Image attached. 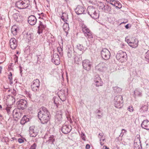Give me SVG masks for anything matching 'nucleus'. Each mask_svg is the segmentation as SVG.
I'll use <instances>...</instances> for the list:
<instances>
[{"instance_id": "obj_1", "label": "nucleus", "mask_w": 149, "mask_h": 149, "mask_svg": "<svg viewBox=\"0 0 149 149\" xmlns=\"http://www.w3.org/2000/svg\"><path fill=\"white\" fill-rule=\"evenodd\" d=\"M38 117L42 123H46L50 118L49 112L45 107H43L38 112Z\"/></svg>"}, {"instance_id": "obj_2", "label": "nucleus", "mask_w": 149, "mask_h": 149, "mask_svg": "<svg viewBox=\"0 0 149 149\" xmlns=\"http://www.w3.org/2000/svg\"><path fill=\"white\" fill-rule=\"evenodd\" d=\"M88 14L93 18L96 19L99 16V14L98 10L92 6H88L87 8Z\"/></svg>"}, {"instance_id": "obj_3", "label": "nucleus", "mask_w": 149, "mask_h": 149, "mask_svg": "<svg viewBox=\"0 0 149 149\" xmlns=\"http://www.w3.org/2000/svg\"><path fill=\"white\" fill-rule=\"evenodd\" d=\"M116 58L118 61L120 63H124L127 59V54L125 52L122 50L119 51L116 55Z\"/></svg>"}, {"instance_id": "obj_4", "label": "nucleus", "mask_w": 149, "mask_h": 149, "mask_svg": "<svg viewBox=\"0 0 149 149\" xmlns=\"http://www.w3.org/2000/svg\"><path fill=\"white\" fill-rule=\"evenodd\" d=\"M30 1L29 0H21L17 1L16 3V6L20 9L27 8L29 6Z\"/></svg>"}, {"instance_id": "obj_5", "label": "nucleus", "mask_w": 149, "mask_h": 149, "mask_svg": "<svg viewBox=\"0 0 149 149\" xmlns=\"http://www.w3.org/2000/svg\"><path fill=\"white\" fill-rule=\"evenodd\" d=\"M123 97L121 95H118L114 97L113 102L114 105L116 108H120L121 105L123 104Z\"/></svg>"}, {"instance_id": "obj_6", "label": "nucleus", "mask_w": 149, "mask_h": 149, "mask_svg": "<svg viewBox=\"0 0 149 149\" xmlns=\"http://www.w3.org/2000/svg\"><path fill=\"white\" fill-rule=\"evenodd\" d=\"M82 31L84 36L88 39H91L93 38L91 32L87 27V26L83 24L82 25Z\"/></svg>"}, {"instance_id": "obj_7", "label": "nucleus", "mask_w": 149, "mask_h": 149, "mask_svg": "<svg viewBox=\"0 0 149 149\" xmlns=\"http://www.w3.org/2000/svg\"><path fill=\"white\" fill-rule=\"evenodd\" d=\"M16 103L17 109H24L26 108L28 105L27 101L24 99L19 100Z\"/></svg>"}, {"instance_id": "obj_8", "label": "nucleus", "mask_w": 149, "mask_h": 149, "mask_svg": "<svg viewBox=\"0 0 149 149\" xmlns=\"http://www.w3.org/2000/svg\"><path fill=\"white\" fill-rule=\"evenodd\" d=\"M40 83L38 79H36L33 81L31 87L33 91L35 92L39 90Z\"/></svg>"}, {"instance_id": "obj_9", "label": "nucleus", "mask_w": 149, "mask_h": 149, "mask_svg": "<svg viewBox=\"0 0 149 149\" xmlns=\"http://www.w3.org/2000/svg\"><path fill=\"white\" fill-rule=\"evenodd\" d=\"M101 55L102 58L105 60L109 59L110 57V53L107 49L104 48L101 51Z\"/></svg>"}, {"instance_id": "obj_10", "label": "nucleus", "mask_w": 149, "mask_h": 149, "mask_svg": "<svg viewBox=\"0 0 149 149\" xmlns=\"http://www.w3.org/2000/svg\"><path fill=\"white\" fill-rule=\"evenodd\" d=\"M85 8L84 7L78 5L74 10L75 12L78 15L84 14Z\"/></svg>"}, {"instance_id": "obj_11", "label": "nucleus", "mask_w": 149, "mask_h": 149, "mask_svg": "<svg viewBox=\"0 0 149 149\" xmlns=\"http://www.w3.org/2000/svg\"><path fill=\"white\" fill-rule=\"evenodd\" d=\"M29 134L32 137H36L38 134V131L35 127L33 126L30 127L29 128Z\"/></svg>"}, {"instance_id": "obj_12", "label": "nucleus", "mask_w": 149, "mask_h": 149, "mask_svg": "<svg viewBox=\"0 0 149 149\" xmlns=\"http://www.w3.org/2000/svg\"><path fill=\"white\" fill-rule=\"evenodd\" d=\"M71 130V126L70 125H63L61 128V131L63 133L67 134L69 133Z\"/></svg>"}, {"instance_id": "obj_13", "label": "nucleus", "mask_w": 149, "mask_h": 149, "mask_svg": "<svg viewBox=\"0 0 149 149\" xmlns=\"http://www.w3.org/2000/svg\"><path fill=\"white\" fill-rule=\"evenodd\" d=\"M59 60V55L56 53H54L53 55L52 62L56 65H58L60 64Z\"/></svg>"}, {"instance_id": "obj_14", "label": "nucleus", "mask_w": 149, "mask_h": 149, "mask_svg": "<svg viewBox=\"0 0 149 149\" xmlns=\"http://www.w3.org/2000/svg\"><path fill=\"white\" fill-rule=\"evenodd\" d=\"M138 41L135 38H132L131 39V42H129V45L133 47L136 48L138 45Z\"/></svg>"}, {"instance_id": "obj_15", "label": "nucleus", "mask_w": 149, "mask_h": 149, "mask_svg": "<svg viewBox=\"0 0 149 149\" xmlns=\"http://www.w3.org/2000/svg\"><path fill=\"white\" fill-rule=\"evenodd\" d=\"M10 46L12 49H15L17 45V42L16 40L14 38H12L10 40Z\"/></svg>"}, {"instance_id": "obj_16", "label": "nucleus", "mask_w": 149, "mask_h": 149, "mask_svg": "<svg viewBox=\"0 0 149 149\" xmlns=\"http://www.w3.org/2000/svg\"><path fill=\"white\" fill-rule=\"evenodd\" d=\"M37 19L33 15H31L28 18V22L31 25H35L37 22Z\"/></svg>"}, {"instance_id": "obj_17", "label": "nucleus", "mask_w": 149, "mask_h": 149, "mask_svg": "<svg viewBox=\"0 0 149 149\" xmlns=\"http://www.w3.org/2000/svg\"><path fill=\"white\" fill-rule=\"evenodd\" d=\"M62 119V113H57L55 116V122L56 123L59 124L61 123Z\"/></svg>"}, {"instance_id": "obj_18", "label": "nucleus", "mask_w": 149, "mask_h": 149, "mask_svg": "<svg viewBox=\"0 0 149 149\" xmlns=\"http://www.w3.org/2000/svg\"><path fill=\"white\" fill-rule=\"evenodd\" d=\"M142 128L147 130H149V121L148 120H144L141 124Z\"/></svg>"}, {"instance_id": "obj_19", "label": "nucleus", "mask_w": 149, "mask_h": 149, "mask_svg": "<svg viewBox=\"0 0 149 149\" xmlns=\"http://www.w3.org/2000/svg\"><path fill=\"white\" fill-rule=\"evenodd\" d=\"M45 25L41 21H39V26L38 27V33L40 34L42 32L43 30L45 28Z\"/></svg>"}, {"instance_id": "obj_20", "label": "nucleus", "mask_w": 149, "mask_h": 149, "mask_svg": "<svg viewBox=\"0 0 149 149\" xmlns=\"http://www.w3.org/2000/svg\"><path fill=\"white\" fill-rule=\"evenodd\" d=\"M13 17L15 21L17 22L20 21L22 19V17L19 13H16L13 14Z\"/></svg>"}, {"instance_id": "obj_21", "label": "nucleus", "mask_w": 149, "mask_h": 149, "mask_svg": "<svg viewBox=\"0 0 149 149\" xmlns=\"http://www.w3.org/2000/svg\"><path fill=\"white\" fill-rule=\"evenodd\" d=\"M73 50L71 47H68L67 50V54L68 57L71 58L72 56Z\"/></svg>"}, {"instance_id": "obj_22", "label": "nucleus", "mask_w": 149, "mask_h": 149, "mask_svg": "<svg viewBox=\"0 0 149 149\" xmlns=\"http://www.w3.org/2000/svg\"><path fill=\"white\" fill-rule=\"evenodd\" d=\"M13 115L15 118L19 119L20 117L19 116L18 112H17V109H15L13 111Z\"/></svg>"}, {"instance_id": "obj_23", "label": "nucleus", "mask_w": 149, "mask_h": 149, "mask_svg": "<svg viewBox=\"0 0 149 149\" xmlns=\"http://www.w3.org/2000/svg\"><path fill=\"white\" fill-rule=\"evenodd\" d=\"M63 28L64 31L66 33V35H67L68 33V31L69 29L68 24L66 22L64 23L63 25Z\"/></svg>"}, {"instance_id": "obj_24", "label": "nucleus", "mask_w": 149, "mask_h": 149, "mask_svg": "<svg viewBox=\"0 0 149 149\" xmlns=\"http://www.w3.org/2000/svg\"><path fill=\"white\" fill-rule=\"evenodd\" d=\"M134 149H142L140 142H134Z\"/></svg>"}, {"instance_id": "obj_25", "label": "nucleus", "mask_w": 149, "mask_h": 149, "mask_svg": "<svg viewBox=\"0 0 149 149\" xmlns=\"http://www.w3.org/2000/svg\"><path fill=\"white\" fill-rule=\"evenodd\" d=\"M61 18L64 22H66L68 19V15L66 13H62Z\"/></svg>"}, {"instance_id": "obj_26", "label": "nucleus", "mask_w": 149, "mask_h": 149, "mask_svg": "<svg viewBox=\"0 0 149 149\" xmlns=\"http://www.w3.org/2000/svg\"><path fill=\"white\" fill-rule=\"evenodd\" d=\"M142 94L141 92H140L138 89H136L134 92V96L136 97H141Z\"/></svg>"}, {"instance_id": "obj_27", "label": "nucleus", "mask_w": 149, "mask_h": 149, "mask_svg": "<svg viewBox=\"0 0 149 149\" xmlns=\"http://www.w3.org/2000/svg\"><path fill=\"white\" fill-rule=\"evenodd\" d=\"M29 121V119L26 116H24L22 118L21 121V124H24Z\"/></svg>"}, {"instance_id": "obj_28", "label": "nucleus", "mask_w": 149, "mask_h": 149, "mask_svg": "<svg viewBox=\"0 0 149 149\" xmlns=\"http://www.w3.org/2000/svg\"><path fill=\"white\" fill-rule=\"evenodd\" d=\"M17 28L16 26H13L11 29V33L14 35L17 34Z\"/></svg>"}, {"instance_id": "obj_29", "label": "nucleus", "mask_w": 149, "mask_h": 149, "mask_svg": "<svg viewBox=\"0 0 149 149\" xmlns=\"http://www.w3.org/2000/svg\"><path fill=\"white\" fill-rule=\"evenodd\" d=\"M76 48L79 50L82 51L81 54H82L84 52L83 51V50L84 49V47L82 45L79 44H78L76 45Z\"/></svg>"}, {"instance_id": "obj_30", "label": "nucleus", "mask_w": 149, "mask_h": 149, "mask_svg": "<svg viewBox=\"0 0 149 149\" xmlns=\"http://www.w3.org/2000/svg\"><path fill=\"white\" fill-rule=\"evenodd\" d=\"M94 82L96 86H102L103 84V82L101 80L99 81L95 80Z\"/></svg>"}, {"instance_id": "obj_31", "label": "nucleus", "mask_w": 149, "mask_h": 149, "mask_svg": "<svg viewBox=\"0 0 149 149\" xmlns=\"http://www.w3.org/2000/svg\"><path fill=\"white\" fill-rule=\"evenodd\" d=\"M55 139L54 138V136H49L47 140H46L47 142H48L49 143H52L54 141Z\"/></svg>"}, {"instance_id": "obj_32", "label": "nucleus", "mask_w": 149, "mask_h": 149, "mask_svg": "<svg viewBox=\"0 0 149 149\" xmlns=\"http://www.w3.org/2000/svg\"><path fill=\"white\" fill-rule=\"evenodd\" d=\"M5 109L7 113L9 115L11 113V111L13 110L11 107H7Z\"/></svg>"}, {"instance_id": "obj_33", "label": "nucleus", "mask_w": 149, "mask_h": 149, "mask_svg": "<svg viewBox=\"0 0 149 149\" xmlns=\"http://www.w3.org/2000/svg\"><path fill=\"white\" fill-rule=\"evenodd\" d=\"M83 65H91V63L88 60L86 59L82 61Z\"/></svg>"}, {"instance_id": "obj_34", "label": "nucleus", "mask_w": 149, "mask_h": 149, "mask_svg": "<svg viewBox=\"0 0 149 149\" xmlns=\"http://www.w3.org/2000/svg\"><path fill=\"white\" fill-rule=\"evenodd\" d=\"M106 1L107 3L114 6L117 1L116 0H106Z\"/></svg>"}, {"instance_id": "obj_35", "label": "nucleus", "mask_w": 149, "mask_h": 149, "mask_svg": "<svg viewBox=\"0 0 149 149\" xmlns=\"http://www.w3.org/2000/svg\"><path fill=\"white\" fill-rule=\"evenodd\" d=\"M37 64L38 65H40L41 62V61L42 60V57L41 55H38L37 56Z\"/></svg>"}, {"instance_id": "obj_36", "label": "nucleus", "mask_w": 149, "mask_h": 149, "mask_svg": "<svg viewBox=\"0 0 149 149\" xmlns=\"http://www.w3.org/2000/svg\"><path fill=\"white\" fill-rule=\"evenodd\" d=\"M104 11L105 12H110L111 10V8L108 5L105 6L104 8Z\"/></svg>"}, {"instance_id": "obj_37", "label": "nucleus", "mask_w": 149, "mask_h": 149, "mask_svg": "<svg viewBox=\"0 0 149 149\" xmlns=\"http://www.w3.org/2000/svg\"><path fill=\"white\" fill-rule=\"evenodd\" d=\"M9 102H10V103L13 104L15 102V98L13 96H11L9 98L8 100Z\"/></svg>"}, {"instance_id": "obj_38", "label": "nucleus", "mask_w": 149, "mask_h": 149, "mask_svg": "<svg viewBox=\"0 0 149 149\" xmlns=\"http://www.w3.org/2000/svg\"><path fill=\"white\" fill-rule=\"evenodd\" d=\"M113 90L115 92L119 93L122 91V89L118 86L113 87Z\"/></svg>"}, {"instance_id": "obj_39", "label": "nucleus", "mask_w": 149, "mask_h": 149, "mask_svg": "<svg viewBox=\"0 0 149 149\" xmlns=\"http://www.w3.org/2000/svg\"><path fill=\"white\" fill-rule=\"evenodd\" d=\"M58 52L59 53L60 55L61 56L63 54L62 48L61 47H58L57 48Z\"/></svg>"}, {"instance_id": "obj_40", "label": "nucleus", "mask_w": 149, "mask_h": 149, "mask_svg": "<svg viewBox=\"0 0 149 149\" xmlns=\"http://www.w3.org/2000/svg\"><path fill=\"white\" fill-rule=\"evenodd\" d=\"M116 4L115 6L117 8H118L119 9H120L122 7L121 4L117 0L116 3Z\"/></svg>"}, {"instance_id": "obj_41", "label": "nucleus", "mask_w": 149, "mask_h": 149, "mask_svg": "<svg viewBox=\"0 0 149 149\" xmlns=\"http://www.w3.org/2000/svg\"><path fill=\"white\" fill-rule=\"evenodd\" d=\"M148 107L147 106L144 105L141 108L140 110H143V112L146 111L148 109Z\"/></svg>"}, {"instance_id": "obj_42", "label": "nucleus", "mask_w": 149, "mask_h": 149, "mask_svg": "<svg viewBox=\"0 0 149 149\" xmlns=\"http://www.w3.org/2000/svg\"><path fill=\"white\" fill-rule=\"evenodd\" d=\"M74 61L76 64L79 65L80 62V60L77 57L74 58Z\"/></svg>"}, {"instance_id": "obj_43", "label": "nucleus", "mask_w": 149, "mask_h": 149, "mask_svg": "<svg viewBox=\"0 0 149 149\" xmlns=\"http://www.w3.org/2000/svg\"><path fill=\"white\" fill-rule=\"evenodd\" d=\"M101 80V79L98 74L96 75L94 78V82L95 81V80L99 81Z\"/></svg>"}, {"instance_id": "obj_44", "label": "nucleus", "mask_w": 149, "mask_h": 149, "mask_svg": "<svg viewBox=\"0 0 149 149\" xmlns=\"http://www.w3.org/2000/svg\"><path fill=\"white\" fill-rule=\"evenodd\" d=\"M149 58V50L145 54V59L146 61L147 60L148 58Z\"/></svg>"}, {"instance_id": "obj_45", "label": "nucleus", "mask_w": 149, "mask_h": 149, "mask_svg": "<svg viewBox=\"0 0 149 149\" xmlns=\"http://www.w3.org/2000/svg\"><path fill=\"white\" fill-rule=\"evenodd\" d=\"M84 69L85 70L88 71L91 69V66H83Z\"/></svg>"}, {"instance_id": "obj_46", "label": "nucleus", "mask_w": 149, "mask_h": 149, "mask_svg": "<svg viewBox=\"0 0 149 149\" xmlns=\"http://www.w3.org/2000/svg\"><path fill=\"white\" fill-rule=\"evenodd\" d=\"M36 144L34 143L31 146L30 149H36Z\"/></svg>"}, {"instance_id": "obj_47", "label": "nucleus", "mask_w": 149, "mask_h": 149, "mask_svg": "<svg viewBox=\"0 0 149 149\" xmlns=\"http://www.w3.org/2000/svg\"><path fill=\"white\" fill-rule=\"evenodd\" d=\"M104 6H105L104 5V4L103 3H101L99 7V9L103 10L104 8Z\"/></svg>"}, {"instance_id": "obj_48", "label": "nucleus", "mask_w": 149, "mask_h": 149, "mask_svg": "<svg viewBox=\"0 0 149 149\" xmlns=\"http://www.w3.org/2000/svg\"><path fill=\"white\" fill-rule=\"evenodd\" d=\"M18 56L16 55L14 56V60L15 63L17 62Z\"/></svg>"}, {"instance_id": "obj_49", "label": "nucleus", "mask_w": 149, "mask_h": 149, "mask_svg": "<svg viewBox=\"0 0 149 149\" xmlns=\"http://www.w3.org/2000/svg\"><path fill=\"white\" fill-rule=\"evenodd\" d=\"M19 69L20 71V74H21V76H22V72L23 71V68L22 67H21V66H19Z\"/></svg>"}, {"instance_id": "obj_50", "label": "nucleus", "mask_w": 149, "mask_h": 149, "mask_svg": "<svg viewBox=\"0 0 149 149\" xmlns=\"http://www.w3.org/2000/svg\"><path fill=\"white\" fill-rule=\"evenodd\" d=\"M128 110L130 112H132L133 110V108L132 107H130L128 108Z\"/></svg>"}, {"instance_id": "obj_51", "label": "nucleus", "mask_w": 149, "mask_h": 149, "mask_svg": "<svg viewBox=\"0 0 149 149\" xmlns=\"http://www.w3.org/2000/svg\"><path fill=\"white\" fill-rule=\"evenodd\" d=\"M18 141L20 143H22L24 142V141L21 138H19L18 139Z\"/></svg>"}, {"instance_id": "obj_52", "label": "nucleus", "mask_w": 149, "mask_h": 149, "mask_svg": "<svg viewBox=\"0 0 149 149\" xmlns=\"http://www.w3.org/2000/svg\"><path fill=\"white\" fill-rule=\"evenodd\" d=\"M81 136L83 139L84 140H85V139L84 137L85 135L84 133H82V134H81Z\"/></svg>"}, {"instance_id": "obj_53", "label": "nucleus", "mask_w": 149, "mask_h": 149, "mask_svg": "<svg viewBox=\"0 0 149 149\" xmlns=\"http://www.w3.org/2000/svg\"><path fill=\"white\" fill-rule=\"evenodd\" d=\"M90 148V146L89 145L87 144L86 145V149H89Z\"/></svg>"}, {"instance_id": "obj_54", "label": "nucleus", "mask_w": 149, "mask_h": 149, "mask_svg": "<svg viewBox=\"0 0 149 149\" xmlns=\"http://www.w3.org/2000/svg\"><path fill=\"white\" fill-rule=\"evenodd\" d=\"M102 139H101L100 140V145H101V146H103L104 145V143H102Z\"/></svg>"}, {"instance_id": "obj_55", "label": "nucleus", "mask_w": 149, "mask_h": 149, "mask_svg": "<svg viewBox=\"0 0 149 149\" xmlns=\"http://www.w3.org/2000/svg\"><path fill=\"white\" fill-rule=\"evenodd\" d=\"M126 41L129 45V42H131V39H126Z\"/></svg>"}, {"instance_id": "obj_56", "label": "nucleus", "mask_w": 149, "mask_h": 149, "mask_svg": "<svg viewBox=\"0 0 149 149\" xmlns=\"http://www.w3.org/2000/svg\"><path fill=\"white\" fill-rule=\"evenodd\" d=\"M123 131H124V132H127L126 130H125V129H122V132L121 133L120 135V136H121V134H122V133H123Z\"/></svg>"}, {"instance_id": "obj_57", "label": "nucleus", "mask_w": 149, "mask_h": 149, "mask_svg": "<svg viewBox=\"0 0 149 149\" xmlns=\"http://www.w3.org/2000/svg\"><path fill=\"white\" fill-rule=\"evenodd\" d=\"M102 113L101 112V111H100V110H97L96 111H95V113Z\"/></svg>"}, {"instance_id": "obj_58", "label": "nucleus", "mask_w": 149, "mask_h": 149, "mask_svg": "<svg viewBox=\"0 0 149 149\" xmlns=\"http://www.w3.org/2000/svg\"><path fill=\"white\" fill-rule=\"evenodd\" d=\"M8 79L9 80H10V81L12 80V76H8Z\"/></svg>"}, {"instance_id": "obj_59", "label": "nucleus", "mask_w": 149, "mask_h": 149, "mask_svg": "<svg viewBox=\"0 0 149 149\" xmlns=\"http://www.w3.org/2000/svg\"><path fill=\"white\" fill-rule=\"evenodd\" d=\"M54 40L53 39V40H52L51 41H50V40H49V42L50 43H53V42H54Z\"/></svg>"}, {"instance_id": "obj_60", "label": "nucleus", "mask_w": 149, "mask_h": 149, "mask_svg": "<svg viewBox=\"0 0 149 149\" xmlns=\"http://www.w3.org/2000/svg\"><path fill=\"white\" fill-rule=\"evenodd\" d=\"M53 100H54L53 102H54V104H55L56 105L57 104V103L56 102V100H55L54 99V98Z\"/></svg>"}, {"instance_id": "obj_61", "label": "nucleus", "mask_w": 149, "mask_h": 149, "mask_svg": "<svg viewBox=\"0 0 149 149\" xmlns=\"http://www.w3.org/2000/svg\"><path fill=\"white\" fill-rule=\"evenodd\" d=\"M102 115V113H101L100 114H98L97 116L99 117L101 116Z\"/></svg>"}, {"instance_id": "obj_62", "label": "nucleus", "mask_w": 149, "mask_h": 149, "mask_svg": "<svg viewBox=\"0 0 149 149\" xmlns=\"http://www.w3.org/2000/svg\"><path fill=\"white\" fill-rule=\"evenodd\" d=\"M125 27L126 29H128L129 28V25L128 24H127L125 26Z\"/></svg>"}, {"instance_id": "obj_63", "label": "nucleus", "mask_w": 149, "mask_h": 149, "mask_svg": "<svg viewBox=\"0 0 149 149\" xmlns=\"http://www.w3.org/2000/svg\"><path fill=\"white\" fill-rule=\"evenodd\" d=\"M2 68V67L1 66H0V74L1 73Z\"/></svg>"}, {"instance_id": "obj_64", "label": "nucleus", "mask_w": 149, "mask_h": 149, "mask_svg": "<svg viewBox=\"0 0 149 149\" xmlns=\"http://www.w3.org/2000/svg\"><path fill=\"white\" fill-rule=\"evenodd\" d=\"M105 147V149H109V148H108L107 146H103V147Z\"/></svg>"}]
</instances>
